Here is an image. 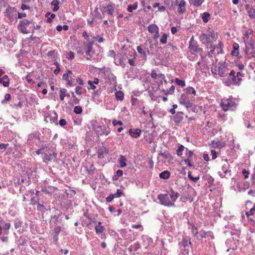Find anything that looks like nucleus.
Masks as SVG:
<instances>
[{"mask_svg":"<svg viewBox=\"0 0 255 255\" xmlns=\"http://www.w3.org/2000/svg\"><path fill=\"white\" fill-rule=\"evenodd\" d=\"M59 2L57 0H53V1L51 2V5L54 6L53 8V10L54 11H57L59 9Z\"/></svg>","mask_w":255,"mask_h":255,"instance_id":"35","label":"nucleus"},{"mask_svg":"<svg viewBox=\"0 0 255 255\" xmlns=\"http://www.w3.org/2000/svg\"><path fill=\"white\" fill-rule=\"evenodd\" d=\"M67 90L66 89H61L60 90V99L63 101L65 97H66Z\"/></svg>","mask_w":255,"mask_h":255,"instance_id":"33","label":"nucleus"},{"mask_svg":"<svg viewBox=\"0 0 255 255\" xmlns=\"http://www.w3.org/2000/svg\"><path fill=\"white\" fill-rule=\"evenodd\" d=\"M31 22L27 19H23L19 21V23L17 26L18 29L21 33L24 34H27L29 32L26 29L27 26L30 24Z\"/></svg>","mask_w":255,"mask_h":255,"instance_id":"3","label":"nucleus"},{"mask_svg":"<svg viewBox=\"0 0 255 255\" xmlns=\"http://www.w3.org/2000/svg\"><path fill=\"white\" fill-rule=\"evenodd\" d=\"M115 96L117 100L122 101L124 99V93L121 91H117L115 93Z\"/></svg>","mask_w":255,"mask_h":255,"instance_id":"32","label":"nucleus"},{"mask_svg":"<svg viewBox=\"0 0 255 255\" xmlns=\"http://www.w3.org/2000/svg\"><path fill=\"white\" fill-rule=\"evenodd\" d=\"M170 173L167 171L165 170L159 174V177L163 179H167L170 177Z\"/></svg>","mask_w":255,"mask_h":255,"instance_id":"23","label":"nucleus"},{"mask_svg":"<svg viewBox=\"0 0 255 255\" xmlns=\"http://www.w3.org/2000/svg\"><path fill=\"white\" fill-rule=\"evenodd\" d=\"M0 83L2 84L5 87H8L9 85V80L8 79L7 76L4 75L1 78H0Z\"/></svg>","mask_w":255,"mask_h":255,"instance_id":"18","label":"nucleus"},{"mask_svg":"<svg viewBox=\"0 0 255 255\" xmlns=\"http://www.w3.org/2000/svg\"><path fill=\"white\" fill-rule=\"evenodd\" d=\"M115 63L117 65H120L123 68L126 66V63L123 61V58H120L119 59H116Z\"/></svg>","mask_w":255,"mask_h":255,"instance_id":"34","label":"nucleus"},{"mask_svg":"<svg viewBox=\"0 0 255 255\" xmlns=\"http://www.w3.org/2000/svg\"><path fill=\"white\" fill-rule=\"evenodd\" d=\"M238 104L235 102V100L233 98H230L227 99H224L222 101L221 103V107L225 111L228 110L233 111L235 110Z\"/></svg>","mask_w":255,"mask_h":255,"instance_id":"2","label":"nucleus"},{"mask_svg":"<svg viewBox=\"0 0 255 255\" xmlns=\"http://www.w3.org/2000/svg\"><path fill=\"white\" fill-rule=\"evenodd\" d=\"M179 196V194L178 192H175L172 189H171L167 194H159L157 198L162 205L171 207L174 206V202Z\"/></svg>","mask_w":255,"mask_h":255,"instance_id":"1","label":"nucleus"},{"mask_svg":"<svg viewBox=\"0 0 255 255\" xmlns=\"http://www.w3.org/2000/svg\"><path fill=\"white\" fill-rule=\"evenodd\" d=\"M199 236L201 238H206L209 236L212 237L213 235L212 233L210 232L201 231L199 234Z\"/></svg>","mask_w":255,"mask_h":255,"instance_id":"29","label":"nucleus"},{"mask_svg":"<svg viewBox=\"0 0 255 255\" xmlns=\"http://www.w3.org/2000/svg\"><path fill=\"white\" fill-rule=\"evenodd\" d=\"M180 251L179 255H189V249L185 248H180Z\"/></svg>","mask_w":255,"mask_h":255,"instance_id":"40","label":"nucleus"},{"mask_svg":"<svg viewBox=\"0 0 255 255\" xmlns=\"http://www.w3.org/2000/svg\"><path fill=\"white\" fill-rule=\"evenodd\" d=\"M129 134L133 137L137 138L140 135L141 132V129L139 128L129 129L128 130Z\"/></svg>","mask_w":255,"mask_h":255,"instance_id":"13","label":"nucleus"},{"mask_svg":"<svg viewBox=\"0 0 255 255\" xmlns=\"http://www.w3.org/2000/svg\"><path fill=\"white\" fill-rule=\"evenodd\" d=\"M93 42H89L87 43L85 47L84 48V50L85 51V53L86 55L88 56L90 55V52L93 49Z\"/></svg>","mask_w":255,"mask_h":255,"instance_id":"15","label":"nucleus"},{"mask_svg":"<svg viewBox=\"0 0 255 255\" xmlns=\"http://www.w3.org/2000/svg\"><path fill=\"white\" fill-rule=\"evenodd\" d=\"M204 0H192L191 4L196 7H198L201 5L203 3Z\"/></svg>","mask_w":255,"mask_h":255,"instance_id":"36","label":"nucleus"},{"mask_svg":"<svg viewBox=\"0 0 255 255\" xmlns=\"http://www.w3.org/2000/svg\"><path fill=\"white\" fill-rule=\"evenodd\" d=\"M138 3L134 2L132 4H129L128 5L127 10L128 12H132L133 10H135L137 8Z\"/></svg>","mask_w":255,"mask_h":255,"instance_id":"30","label":"nucleus"},{"mask_svg":"<svg viewBox=\"0 0 255 255\" xmlns=\"http://www.w3.org/2000/svg\"><path fill=\"white\" fill-rule=\"evenodd\" d=\"M183 113L182 112L177 113L174 116V121L176 124H179L181 122V121L183 120Z\"/></svg>","mask_w":255,"mask_h":255,"instance_id":"17","label":"nucleus"},{"mask_svg":"<svg viewBox=\"0 0 255 255\" xmlns=\"http://www.w3.org/2000/svg\"><path fill=\"white\" fill-rule=\"evenodd\" d=\"M123 194L122 191L121 189H118L117 192L113 194L115 198H119Z\"/></svg>","mask_w":255,"mask_h":255,"instance_id":"58","label":"nucleus"},{"mask_svg":"<svg viewBox=\"0 0 255 255\" xmlns=\"http://www.w3.org/2000/svg\"><path fill=\"white\" fill-rule=\"evenodd\" d=\"M180 245V248L190 249L191 248L192 243L190 242V239L186 237L183 239Z\"/></svg>","mask_w":255,"mask_h":255,"instance_id":"8","label":"nucleus"},{"mask_svg":"<svg viewBox=\"0 0 255 255\" xmlns=\"http://www.w3.org/2000/svg\"><path fill=\"white\" fill-rule=\"evenodd\" d=\"M40 148L43 151V153L44 151H47L50 150V144L43 142L40 146Z\"/></svg>","mask_w":255,"mask_h":255,"instance_id":"24","label":"nucleus"},{"mask_svg":"<svg viewBox=\"0 0 255 255\" xmlns=\"http://www.w3.org/2000/svg\"><path fill=\"white\" fill-rule=\"evenodd\" d=\"M191 232L194 236H196L197 238H198L197 235L198 234V229L196 227H195L194 225H191Z\"/></svg>","mask_w":255,"mask_h":255,"instance_id":"47","label":"nucleus"},{"mask_svg":"<svg viewBox=\"0 0 255 255\" xmlns=\"http://www.w3.org/2000/svg\"><path fill=\"white\" fill-rule=\"evenodd\" d=\"M158 155L159 156H163L164 158H166V159H169L171 157V154L168 153V152H161L160 153H159L158 154Z\"/></svg>","mask_w":255,"mask_h":255,"instance_id":"45","label":"nucleus"},{"mask_svg":"<svg viewBox=\"0 0 255 255\" xmlns=\"http://www.w3.org/2000/svg\"><path fill=\"white\" fill-rule=\"evenodd\" d=\"M11 98V96L9 94H6L4 96V100L1 101L2 104H4L6 103L7 101H8Z\"/></svg>","mask_w":255,"mask_h":255,"instance_id":"55","label":"nucleus"},{"mask_svg":"<svg viewBox=\"0 0 255 255\" xmlns=\"http://www.w3.org/2000/svg\"><path fill=\"white\" fill-rule=\"evenodd\" d=\"M167 34L164 33L162 36L161 38L160 39V42L162 43V44H165L167 42Z\"/></svg>","mask_w":255,"mask_h":255,"instance_id":"50","label":"nucleus"},{"mask_svg":"<svg viewBox=\"0 0 255 255\" xmlns=\"http://www.w3.org/2000/svg\"><path fill=\"white\" fill-rule=\"evenodd\" d=\"M74 112L76 114H80L82 112V109L80 106H76L74 108Z\"/></svg>","mask_w":255,"mask_h":255,"instance_id":"49","label":"nucleus"},{"mask_svg":"<svg viewBox=\"0 0 255 255\" xmlns=\"http://www.w3.org/2000/svg\"><path fill=\"white\" fill-rule=\"evenodd\" d=\"M61 228L59 226H56L52 231V235H58L60 233Z\"/></svg>","mask_w":255,"mask_h":255,"instance_id":"39","label":"nucleus"},{"mask_svg":"<svg viewBox=\"0 0 255 255\" xmlns=\"http://www.w3.org/2000/svg\"><path fill=\"white\" fill-rule=\"evenodd\" d=\"M253 30L251 29H248L246 31V32L244 34V37L245 42H247L248 40H250V36L253 35Z\"/></svg>","mask_w":255,"mask_h":255,"instance_id":"27","label":"nucleus"},{"mask_svg":"<svg viewBox=\"0 0 255 255\" xmlns=\"http://www.w3.org/2000/svg\"><path fill=\"white\" fill-rule=\"evenodd\" d=\"M101 224L102 223L101 222H98V225L95 227V231L97 234L102 233L104 231L105 228Z\"/></svg>","mask_w":255,"mask_h":255,"instance_id":"21","label":"nucleus"},{"mask_svg":"<svg viewBox=\"0 0 255 255\" xmlns=\"http://www.w3.org/2000/svg\"><path fill=\"white\" fill-rule=\"evenodd\" d=\"M180 103L184 106L187 109L192 108L193 104L189 100L187 95L182 94L179 100Z\"/></svg>","mask_w":255,"mask_h":255,"instance_id":"6","label":"nucleus"},{"mask_svg":"<svg viewBox=\"0 0 255 255\" xmlns=\"http://www.w3.org/2000/svg\"><path fill=\"white\" fill-rule=\"evenodd\" d=\"M250 187V183L248 182H243V183L239 184L237 188L239 192H244Z\"/></svg>","mask_w":255,"mask_h":255,"instance_id":"10","label":"nucleus"},{"mask_svg":"<svg viewBox=\"0 0 255 255\" xmlns=\"http://www.w3.org/2000/svg\"><path fill=\"white\" fill-rule=\"evenodd\" d=\"M123 173V172L122 170H118L116 171V174L113 176V179L115 181L118 180L119 178L122 176Z\"/></svg>","mask_w":255,"mask_h":255,"instance_id":"37","label":"nucleus"},{"mask_svg":"<svg viewBox=\"0 0 255 255\" xmlns=\"http://www.w3.org/2000/svg\"><path fill=\"white\" fill-rule=\"evenodd\" d=\"M188 178L193 182H197L200 178L199 176L194 177L192 175L191 171H189L188 173Z\"/></svg>","mask_w":255,"mask_h":255,"instance_id":"42","label":"nucleus"},{"mask_svg":"<svg viewBox=\"0 0 255 255\" xmlns=\"http://www.w3.org/2000/svg\"><path fill=\"white\" fill-rule=\"evenodd\" d=\"M130 56L131 57H133V58L129 59L128 60V63H129L130 65L134 66L135 65V62H134V59H135V56H136V52H135V51L134 50H133V51H131L130 52Z\"/></svg>","mask_w":255,"mask_h":255,"instance_id":"26","label":"nucleus"},{"mask_svg":"<svg viewBox=\"0 0 255 255\" xmlns=\"http://www.w3.org/2000/svg\"><path fill=\"white\" fill-rule=\"evenodd\" d=\"M57 119L58 116L57 114L55 112H53L52 115H51V118L50 119V120H52V119L53 122L55 123L56 121H57Z\"/></svg>","mask_w":255,"mask_h":255,"instance_id":"59","label":"nucleus"},{"mask_svg":"<svg viewBox=\"0 0 255 255\" xmlns=\"http://www.w3.org/2000/svg\"><path fill=\"white\" fill-rule=\"evenodd\" d=\"M137 52L141 55L143 57L146 58L147 56V52L146 50H144L142 46H138L136 48Z\"/></svg>","mask_w":255,"mask_h":255,"instance_id":"22","label":"nucleus"},{"mask_svg":"<svg viewBox=\"0 0 255 255\" xmlns=\"http://www.w3.org/2000/svg\"><path fill=\"white\" fill-rule=\"evenodd\" d=\"M149 43H150L149 48H147V49H146L147 53L148 55H150V54L152 53V51L153 49V44L151 43V41H150Z\"/></svg>","mask_w":255,"mask_h":255,"instance_id":"53","label":"nucleus"},{"mask_svg":"<svg viewBox=\"0 0 255 255\" xmlns=\"http://www.w3.org/2000/svg\"><path fill=\"white\" fill-rule=\"evenodd\" d=\"M158 70H153L151 72V77L154 79H156L158 78L159 73H157Z\"/></svg>","mask_w":255,"mask_h":255,"instance_id":"51","label":"nucleus"},{"mask_svg":"<svg viewBox=\"0 0 255 255\" xmlns=\"http://www.w3.org/2000/svg\"><path fill=\"white\" fill-rule=\"evenodd\" d=\"M189 48L190 49V51L193 52H198L200 49L198 48L195 42L194 43H189Z\"/></svg>","mask_w":255,"mask_h":255,"instance_id":"25","label":"nucleus"},{"mask_svg":"<svg viewBox=\"0 0 255 255\" xmlns=\"http://www.w3.org/2000/svg\"><path fill=\"white\" fill-rule=\"evenodd\" d=\"M210 17V14L208 12H205L203 13L202 16V19L204 23H207L209 21V18Z\"/></svg>","mask_w":255,"mask_h":255,"instance_id":"31","label":"nucleus"},{"mask_svg":"<svg viewBox=\"0 0 255 255\" xmlns=\"http://www.w3.org/2000/svg\"><path fill=\"white\" fill-rule=\"evenodd\" d=\"M223 46V43L221 42H220L219 43V44L218 45H217V46H215V45H211V48H212V50H211V52L212 53V54H214V52L216 50L217 51V53L218 54L220 53H222V51H223V50H222V47Z\"/></svg>","mask_w":255,"mask_h":255,"instance_id":"12","label":"nucleus"},{"mask_svg":"<svg viewBox=\"0 0 255 255\" xmlns=\"http://www.w3.org/2000/svg\"><path fill=\"white\" fill-rule=\"evenodd\" d=\"M113 125L114 126H116L117 125H120V126H122L123 125V123L122 121H117L116 120H114L113 121Z\"/></svg>","mask_w":255,"mask_h":255,"instance_id":"62","label":"nucleus"},{"mask_svg":"<svg viewBox=\"0 0 255 255\" xmlns=\"http://www.w3.org/2000/svg\"><path fill=\"white\" fill-rule=\"evenodd\" d=\"M82 87L80 86H77L75 88V92L76 94L78 95H81L82 94Z\"/></svg>","mask_w":255,"mask_h":255,"instance_id":"64","label":"nucleus"},{"mask_svg":"<svg viewBox=\"0 0 255 255\" xmlns=\"http://www.w3.org/2000/svg\"><path fill=\"white\" fill-rule=\"evenodd\" d=\"M37 210L41 212H45L46 210V209L43 205L38 204L37 205Z\"/></svg>","mask_w":255,"mask_h":255,"instance_id":"56","label":"nucleus"},{"mask_svg":"<svg viewBox=\"0 0 255 255\" xmlns=\"http://www.w3.org/2000/svg\"><path fill=\"white\" fill-rule=\"evenodd\" d=\"M236 72L234 70H232L229 74V78L232 79L233 84L239 85L241 80V78L237 77L235 75Z\"/></svg>","mask_w":255,"mask_h":255,"instance_id":"9","label":"nucleus"},{"mask_svg":"<svg viewBox=\"0 0 255 255\" xmlns=\"http://www.w3.org/2000/svg\"><path fill=\"white\" fill-rule=\"evenodd\" d=\"M72 74V72L71 71H68V72L65 73L63 76V78L66 81L69 80V77Z\"/></svg>","mask_w":255,"mask_h":255,"instance_id":"52","label":"nucleus"},{"mask_svg":"<svg viewBox=\"0 0 255 255\" xmlns=\"http://www.w3.org/2000/svg\"><path fill=\"white\" fill-rule=\"evenodd\" d=\"M43 153L44 154V156L43 157V161L44 162H46L47 161L55 160L57 156V153L54 152L53 149H50L47 151H44Z\"/></svg>","mask_w":255,"mask_h":255,"instance_id":"4","label":"nucleus"},{"mask_svg":"<svg viewBox=\"0 0 255 255\" xmlns=\"http://www.w3.org/2000/svg\"><path fill=\"white\" fill-rule=\"evenodd\" d=\"M106 11L108 14H112L114 12V9L112 5H108L106 8Z\"/></svg>","mask_w":255,"mask_h":255,"instance_id":"54","label":"nucleus"},{"mask_svg":"<svg viewBox=\"0 0 255 255\" xmlns=\"http://www.w3.org/2000/svg\"><path fill=\"white\" fill-rule=\"evenodd\" d=\"M175 82L176 84L179 86H181L182 87H184L185 86V82L184 81L180 80L179 79L176 78L175 79Z\"/></svg>","mask_w":255,"mask_h":255,"instance_id":"41","label":"nucleus"},{"mask_svg":"<svg viewBox=\"0 0 255 255\" xmlns=\"http://www.w3.org/2000/svg\"><path fill=\"white\" fill-rule=\"evenodd\" d=\"M127 160L124 156L120 155V158L119 159V162L121 168L125 167L127 166Z\"/></svg>","mask_w":255,"mask_h":255,"instance_id":"19","label":"nucleus"},{"mask_svg":"<svg viewBox=\"0 0 255 255\" xmlns=\"http://www.w3.org/2000/svg\"><path fill=\"white\" fill-rule=\"evenodd\" d=\"M175 90V87L174 86H172L169 90H163V92L165 94H172L173 93Z\"/></svg>","mask_w":255,"mask_h":255,"instance_id":"46","label":"nucleus"},{"mask_svg":"<svg viewBox=\"0 0 255 255\" xmlns=\"http://www.w3.org/2000/svg\"><path fill=\"white\" fill-rule=\"evenodd\" d=\"M98 128H100L102 131L100 133V134H104L107 135L109 134L110 131L109 129H107V128L105 126H98Z\"/></svg>","mask_w":255,"mask_h":255,"instance_id":"28","label":"nucleus"},{"mask_svg":"<svg viewBox=\"0 0 255 255\" xmlns=\"http://www.w3.org/2000/svg\"><path fill=\"white\" fill-rule=\"evenodd\" d=\"M218 72L220 76L224 77L226 73V69L224 68L219 67Z\"/></svg>","mask_w":255,"mask_h":255,"instance_id":"43","label":"nucleus"},{"mask_svg":"<svg viewBox=\"0 0 255 255\" xmlns=\"http://www.w3.org/2000/svg\"><path fill=\"white\" fill-rule=\"evenodd\" d=\"M8 146V144H4V143H1L0 144V152H3V150L5 149L7 146Z\"/></svg>","mask_w":255,"mask_h":255,"instance_id":"61","label":"nucleus"},{"mask_svg":"<svg viewBox=\"0 0 255 255\" xmlns=\"http://www.w3.org/2000/svg\"><path fill=\"white\" fill-rule=\"evenodd\" d=\"M148 30L150 33L153 34V39H157L159 37V28L156 24H150L148 26Z\"/></svg>","mask_w":255,"mask_h":255,"instance_id":"5","label":"nucleus"},{"mask_svg":"<svg viewBox=\"0 0 255 255\" xmlns=\"http://www.w3.org/2000/svg\"><path fill=\"white\" fill-rule=\"evenodd\" d=\"M186 1L184 0H181L178 4L177 11L179 14H183L185 12Z\"/></svg>","mask_w":255,"mask_h":255,"instance_id":"11","label":"nucleus"},{"mask_svg":"<svg viewBox=\"0 0 255 255\" xmlns=\"http://www.w3.org/2000/svg\"><path fill=\"white\" fill-rule=\"evenodd\" d=\"M16 9L14 7H8L6 8L5 12V16L8 18L10 21H12L13 20V14L14 12H16Z\"/></svg>","mask_w":255,"mask_h":255,"instance_id":"7","label":"nucleus"},{"mask_svg":"<svg viewBox=\"0 0 255 255\" xmlns=\"http://www.w3.org/2000/svg\"><path fill=\"white\" fill-rule=\"evenodd\" d=\"M248 13L251 18H255V9L250 8L248 10Z\"/></svg>","mask_w":255,"mask_h":255,"instance_id":"38","label":"nucleus"},{"mask_svg":"<svg viewBox=\"0 0 255 255\" xmlns=\"http://www.w3.org/2000/svg\"><path fill=\"white\" fill-rule=\"evenodd\" d=\"M208 34V36L210 38V43H211L212 41L216 40L217 39V33L215 31L213 30H210Z\"/></svg>","mask_w":255,"mask_h":255,"instance_id":"16","label":"nucleus"},{"mask_svg":"<svg viewBox=\"0 0 255 255\" xmlns=\"http://www.w3.org/2000/svg\"><path fill=\"white\" fill-rule=\"evenodd\" d=\"M88 84L89 85V89L94 90L96 88L95 85L92 83V81H89Z\"/></svg>","mask_w":255,"mask_h":255,"instance_id":"63","label":"nucleus"},{"mask_svg":"<svg viewBox=\"0 0 255 255\" xmlns=\"http://www.w3.org/2000/svg\"><path fill=\"white\" fill-rule=\"evenodd\" d=\"M255 212V206H254L252 208H251V210L249 212H247L246 215L248 217L250 215H253Z\"/></svg>","mask_w":255,"mask_h":255,"instance_id":"60","label":"nucleus"},{"mask_svg":"<svg viewBox=\"0 0 255 255\" xmlns=\"http://www.w3.org/2000/svg\"><path fill=\"white\" fill-rule=\"evenodd\" d=\"M223 173L225 174L224 175H223V173H222L221 172H219V173L220 174V175L221 176V177L223 178V177H226V174H227L228 172H230V171H228L227 169H226L224 168V166L223 167Z\"/></svg>","mask_w":255,"mask_h":255,"instance_id":"57","label":"nucleus"},{"mask_svg":"<svg viewBox=\"0 0 255 255\" xmlns=\"http://www.w3.org/2000/svg\"><path fill=\"white\" fill-rule=\"evenodd\" d=\"M184 148H185L184 146L182 145H180V146H179L178 147V149L176 151L177 154L178 156H181V155H182V152H183V151L184 150Z\"/></svg>","mask_w":255,"mask_h":255,"instance_id":"44","label":"nucleus"},{"mask_svg":"<svg viewBox=\"0 0 255 255\" xmlns=\"http://www.w3.org/2000/svg\"><path fill=\"white\" fill-rule=\"evenodd\" d=\"M187 92L189 94H192L194 95H196V92L194 88L192 87H188L186 89Z\"/></svg>","mask_w":255,"mask_h":255,"instance_id":"48","label":"nucleus"},{"mask_svg":"<svg viewBox=\"0 0 255 255\" xmlns=\"http://www.w3.org/2000/svg\"><path fill=\"white\" fill-rule=\"evenodd\" d=\"M208 34L202 33L199 36V39L202 43L208 44L210 43V38L208 37Z\"/></svg>","mask_w":255,"mask_h":255,"instance_id":"14","label":"nucleus"},{"mask_svg":"<svg viewBox=\"0 0 255 255\" xmlns=\"http://www.w3.org/2000/svg\"><path fill=\"white\" fill-rule=\"evenodd\" d=\"M246 46V52H250V50L252 49H253L254 46V42L251 40H248L247 42H245Z\"/></svg>","mask_w":255,"mask_h":255,"instance_id":"20","label":"nucleus"}]
</instances>
